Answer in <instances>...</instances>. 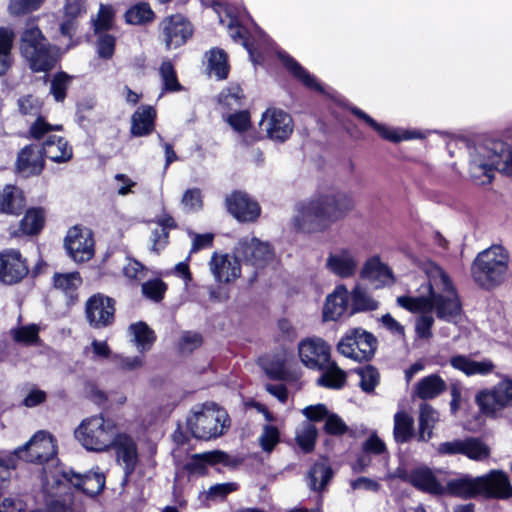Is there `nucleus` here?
I'll use <instances>...</instances> for the list:
<instances>
[{"label": "nucleus", "mask_w": 512, "mask_h": 512, "mask_svg": "<svg viewBox=\"0 0 512 512\" xmlns=\"http://www.w3.org/2000/svg\"><path fill=\"white\" fill-rule=\"evenodd\" d=\"M355 207L353 194L336 191L296 204L293 227L302 233L322 232L344 219Z\"/></svg>", "instance_id": "nucleus-1"}, {"label": "nucleus", "mask_w": 512, "mask_h": 512, "mask_svg": "<svg viewBox=\"0 0 512 512\" xmlns=\"http://www.w3.org/2000/svg\"><path fill=\"white\" fill-rule=\"evenodd\" d=\"M430 297L399 296L397 304L413 313L435 310L439 319L456 323L462 305L450 278L441 267L429 264L427 268Z\"/></svg>", "instance_id": "nucleus-2"}, {"label": "nucleus", "mask_w": 512, "mask_h": 512, "mask_svg": "<svg viewBox=\"0 0 512 512\" xmlns=\"http://www.w3.org/2000/svg\"><path fill=\"white\" fill-rule=\"evenodd\" d=\"M444 486L445 494L462 498H471L479 494L497 498H508L512 495V486L507 475L499 470H492L479 477L461 475L444 479Z\"/></svg>", "instance_id": "nucleus-3"}, {"label": "nucleus", "mask_w": 512, "mask_h": 512, "mask_svg": "<svg viewBox=\"0 0 512 512\" xmlns=\"http://www.w3.org/2000/svg\"><path fill=\"white\" fill-rule=\"evenodd\" d=\"M512 175V147L501 141L479 145L470 152L469 173L480 185L490 183L494 171Z\"/></svg>", "instance_id": "nucleus-4"}, {"label": "nucleus", "mask_w": 512, "mask_h": 512, "mask_svg": "<svg viewBox=\"0 0 512 512\" xmlns=\"http://www.w3.org/2000/svg\"><path fill=\"white\" fill-rule=\"evenodd\" d=\"M509 270V251L502 245H492L477 254L471 265V276L482 289L493 290L507 280Z\"/></svg>", "instance_id": "nucleus-5"}, {"label": "nucleus", "mask_w": 512, "mask_h": 512, "mask_svg": "<svg viewBox=\"0 0 512 512\" xmlns=\"http://www.w3.org/2000/svg\"><path fill=\"white\" fill-rule=\"evenodd\" d=\"M187 427L193 437L211 440L222 436L230 427L227 411L215 403H205L192 411L187 418Z\"/></svg>", "instance_id": "nucleus-6"}, {"label": "nucleus", "mask_w": 512, "mask_h": 512, "mask_svg": "<svg viewBox=\"0 0 512 512\" xmlns=\"http://www.w3.org/2000/svg\"><path fill=\"white\" fill-rule=\"evenodd\" d=\"M20 49L34 72H47L56 64L50 43L32 20L27 22L22 33Z\"/></svg>", "instance_id": "nucleus-7"}, {"label": "nucleus", "mask_w": 512, "mask_h": 512, "mask_svg": "<svg viewBox=\"0 0 512 512\" xmlns=\"http://www.w3.org/2000/svg\"><path fill=\"white\" fill-rule=\"evenodd\" d=\"M116 425L102 414L87 417L75 429V438L88 451L105 452L116 439Z\"/></svg>", "instance_id": "nucleus-8"}, {"label": "nucleus", "mask_w": 512, "mask_h": 512, "mask_svg": "<svg viewBox=\"0 0 512 512\" xmlns=\"http://www.w3.org/2000/svg\"><path fill=\"white\" fill-rule=\"evenodd\" d=\"M475 402L488 417H497L507 407H512V379L504 378L490 389L479 391Z\"/></svg>", "instance_id": "nucleus-9"}, {"label": "nucleus", "mask_w": 512, "mask_h": 512, "mask_svg": "<svg viewBox=\"0 0 512 512\" xmlns=\"http://www.w3.org/2000/svg\"><path fill=\"white\" fill-rule=\"evenodd\" d=\"M13 454L27 462L43 464L56 457V440L50 433L40 430L25 445L15 449Z\"/></svg>", "instance_id": "nucleus-10"}, {"label": "nucleus", "mask_w": 512, "mask_h": 512, "mask_svg": "<svg viewBox=\"0 0 512 512\" xmlns=\"http://www.w3.org/2000/svg\"><path fill=\"white\" fill-rule=\"evenodd\" d=\"M376 338L369 332L356 328L348 332L338 343V351L355 361L369 360L375 353Z\"/></svg>", "instance_id": "nucleus-11"}, {"label": "nucleus", "mask_w": 512, "mask_h": 512, "mask_svg": "<svg viewBox=\"0 0 512 512\" xmlns=\"http://www.w3.org/2000/svg\"><path fill=\"white\" fill-rule=\"evenodd\" d=\"M234 254L240 261L256 269L267 266L274 258V252L270 244L260 241L254 236L241 238L234 249Z\"/></svg>", "instance_id": "nucleus-12"}, {"label": "nucleus", "mask_w": 512, "mask_h": 512, "mask_svg": "<svg viewBox=\"0 0 512 512\" xmlns=\"http://www.w3.org/2000/svg\"><path fill=\"white\" fill-rule=\"evenodd\" d=\"M259 125L268 139L278 143L287 141L294 130L290 114L275 107H270L263 112Z\"/></svg>", "instance_id": "nucleus-13"}, {"label": "nucleus", "mask_w": 512, "mask_h": 512, "mask_svg": "<svg viewBox=\"0 0 512 512\" xmlns=\"http://www.w3.org/2000/svg\"><path fill=\"white\" fill-rule=\"evenodd\" d=\"M111 448L114 449L116 463L123 470V484H126L140 463L137 442L127 433H118Z\"/></svg>", "instance_id": "nucleus-14"}, {"label": "nucleus", "mask_w": 512, "mask_h": 512, "mask_svg": "<svg viewBox=\"0 0 512 512\" xmlns=\"http://www.w3.org/2000/svg\"><path fill=\"white\" fill-rule=\"evenodd\" d=\"M360 264L359 252L352 247H340L330 252L325 268L334 276L349 279L356 275Z\"/></svg>", "instance_id": "nucleus-15"}, {"label": "nucleus", "mask_w": 512, "mask_h": 512, "mask_svg": "<svg viewBox=\"0 0 512 512\" xmlns=\"http://www.w3.org/2000/svg\"><path fill=\"white\" fill-rule=\"evenodd\" d=\"M444 473L441 470H432L427 466H419L410 472L400 474V477L416 489L432 495L445 494Z\"/></svg>", "instance_id": "nucleus-16"}, {"label": "nucleus", "mask_w": 512, "mask_h": 512, "mask_svg": "<svg viewBox=\"0 0 512 512\" xmlns=\"http://www.w3.org/2000/svg\"><path fill=\"white\" fill-rule=\"evenodd\" d=\"M65 248L69 256L78 263L90 260L94 255V240L87 228L74 226L65 237Z\"/></svg>", "instance_id": "nucleus-17"}, {"label": "nucleus", "mask_w": 512, "mask_h": 512, "mask_svg": "<svg viewBox=\"0 0 512 512\" xmlns=\"http://www.w3.org/2000/svg\"><path fill=\"white\" fill-rule=\"evenodd\" d=\"M115 301L103 294L91 296L85 305V316L89 325L96 329L105 328L114 321Z\"/></svg>", "instance_id": "nucleus-18"}, {"label": "nucleus", "mask_w": 512, "mask_h": 512, "mask_svg": "<svg viewBox=\"0 0 512 512\" xmlns=\"http://www.w3.org/2000/svg\"><path fill=\"white\" fill-rule=\"evenodd\" d=\"M18 111L22 116L36 117L29 129V135L34 139H41L45 134L60 130L61 125H51L41 116L42 101L33 95L21 96L17 101Z\"/></svg>", "instance_id": "nucleus-19"}, {"label": "nucleus", "mask_w": 512, "mask_h": 512, "mask_svg": "<svg viewBox=\"0 0 512 512\" xmlns=\"http://www.w3.org/2000/svg\"><path fill=\"white\" fill-rule=\"evenodd\" d=\"M160 28L167 49L182 46L193 34L191 23L180 14L165 18Z\"/></svg>", "instance_id": "nucleus-20"}, {"label": "nucleus", "mask_w": 512, "mask_h": 512, "mask_svg": "<svg viewBox=\"0 0 512 512\" xmlns=\"http://www.w3.org/2000/svg\"><path fill=\"white\" fill-rule=\"evenodd\" d=\"M301 362L309 369L318 370L327 366L330 359V347L321 338H306L298 344Z\"/></svg>", "instance_id": "nucleus-21"}, {"label": "nucleus", "mask_w": 512, "mask_h": 512, "mask_svg": "<svg viewBox=\"0 0 512 512\" xmlns=\"http://www.w3.org/2000/svg\"><path fill=\"white\" fill-rule=\"evenodd\" d=\"M28 265L21 253L15 249L0 252V281L12 285L20 282L28 274Z\"/></svg>", "instance_id": "nucleus-22"}, {"label": "nucleus", "mask_w": 512, "mask_h": 512, "mask_svg": "<svg viewBox=\"0 0 512 512\" xmlns=\"http://www.w3.org/2000/svg\"><path fill=\"white\" fill-rule=\"evenodd\" d=\"M226 207L241 222L255 221L261 211L259 204L241 191H235L226 197Z\"/></svg>", "instance_id": "nucleus-23"}, {"label": "nucleus", "mask_w": 512, "mask_h": 512, "mask_svg": "<svg viewBox=\"0 0 512 512\" xmlns=\"http://www.w3.org/2000/svg\"><path fill=\"white\" fill-rule=\"evenodd\" d=\"M362 279L374 284L376 288L391 286L395 283V276L390 267L381 261L378 255L368 258L360 271Z\"/></svg>", "instance_id": "nucleus-24"}, {"label": "nucleus", "mask_w": 512, "mask_h": 512, "mask_svg": "<svg viewBox=\"0 0 512 512\" xmlns=\"http://www.w3.org/2000/svg\"><path fill=\"white\" fill-rule=\"evenodd\" d=\"M240 259L234 254L219 255L214 253L210 261V270L216 281L229 283L241 275Z\"/></svg>", "instance_id": "nucleus-25"}, {"label": "nucleus", "mask_w": 512, "mask_h": 512, "mask_svg": "<svg viewBox=\"0 0 512 512\" xmlns=\"http://www.w3.org/2000/svg\"><path fill=\"white\" fill-rule=\"evenodd\" d=\"M352 113L367 125L373 128L383 139L391 142H400L421 137L420 133L410 132L403 129H395L384 124L377 123L372 117L357 107L351 109Z\"/></svg>", "instance_id": "nucleus-26"}, {"label": "nucleus", "mask_w": 512, "mask_h": 512, "mask_svg": "<svg viewBox=\"0 0 512 512\" xmlns=\"http://www.w3.org/2000/svg\"><path fill=\"white\" fill-rule=\"evenodd\" d=\"M63 477L90 496L99 494L105 486V476L97 471H91L83 476L73 471H64Z\"/></svg>", "instance_id": "nucleus-27"}, {"label": "nucleus", "mask_w": 512, "mask_h": 512, "mask_svg": "<svg viewBox=\"0 0 512 512\" xmlns=\"http://www.w3.org/2000/svg\"><path fill=\"white\" fill-rule=\"evenodd\" d=\"M349 293L345 285L336 286L334 291L326 298L323 310L325 320L335 321L339 319L348 309Z\"/></svg>", "instance_id": "nucleus-28"}, {"label": "nucleus", "mask_w": 512, "mask_h": 512, "mask_svg": "<svg viewBox=\"0 0 512 512\" xmlns=\"http://www.w3.org/2000/svg\"><path fill=\"white\" fill-rule=\"evenodd\" d=\"M40 148L35 145L24 147L18 154L17 168L25 176L37 175L44 167V158Z\"/></svg>", "instance_id": "nucleus-29"}, {"label": "nucleus", "mask_w": 512, "mask_h": 512, "mask_svg": "<svg viewBox=\"0 0 512 512\" xmlns=\"http://www.w3.org/2000/svg\"><path fill=\"white\" fill-rule=\"evenodd\" d=\"M85 6L82 0L68 1L64 6V12L59 24L60 33L71 39L78 28V19L85 14Z\"/></svg>", "instance_id": "nucleus-30"}, {"label": "nucleus", "mask_w": 512, "mask_h": 512, "mask_svg": "<svg viewBox=\"0 0 512 512\" xmlns=\"http://www.w3.org/2000/svg\"><path fill=\"white\" fill-rule=\"evenodd\" d=\"M450 364L453 368L463 372L467 376H486L495 369V364L489 359L474 361L465 355L451 357Z\"/></svg>", "instance_id": "nucleus-31"}, {"label": "nucleus", "mask_w": 512, "mask_h": 512, "mask_svg": "<svg viewBox=\"0 0 512 512\" xmlns=\"http://www.w3.org/2000/svg\"><path fill=\"white\" fill-rule=\"evenodd\" d=\"M447 389V384L438 374H430L420 379L415 385L413 397L421 400H431L438 397Z\"/></svg>", "instance_id": "nucleus-32"}, {"label": "nucleus", "mask_w": 512, "mask_h": 512, "mask_svg": "<svg viewBox=\"0 0 512 512\" xmlns=\"http://www.w3.org/2000/svg\"><path fill=\"white\" fill-rule=\"evenodd\" d=\"M43 156L56 163L68 162L72 158V148L68 142L59 136H49L42 148Z\"/></svg>", "instance_id": "nucleus-33"}, {"label": "nucleus", "mask_w": 512, "mask_h": 512, "mask_svg": "<svg viewBox=\"0 0 512 512\" xmlns=\"http://www.w3.org/2000/svg\"><path fill=\"white\" fill-rule=\"evenodd\" d=\"M156 111L151 106H140L131 118V134L136 137L146 136L154 130Z\"/></svg>", "instance_id": "nucleus-34"}, {"label": "nucleus", "mask_w": 512, "mask_h": 512, "mask_svg": "<svg viewBox=\"0 0 512 512\" xmlns=\"http://www.w3.org/2000/svg\"><path fill=\"white\" fill-rule=\"evenodd\" d=\"M278 57L282 61L283 65L290 71L295 78L301 81L307 88L324 93L323 86L317 81V79L305 70L295 59H293L287 53L280 51Z\"/></svg>", "instance_id": "nucleus-35"}, {"label": "nucleus", "mask_w": 512, "mask_h": 512, "mask_svg": "<svg viewBox=\"0 0 512 512\" xmlns=\"http://www.w3.org/2000/svg\"><path fill=\"white\" fill-rule=\"evenodd\" d=\"M225 458V453L221 451H209L200 454H194L185 464V469L190 475H205L209 465L223 462Z\"/></svg>", "instance_id": "nucleus-36"}, {"label": "nucleus", "mask_w": 512, "mask_h": 512, "mask_svg": "<svg viewBox=\"0 0 512 512\" xmlns=\"http://www.w3.org/2000/svg\"><path fill=\"white\" fill-rule=\"evenodd\" d=\"M25 206L22 191L12 185H7L0 194V211L6 214L18 215Z\"/></svg>", "instance_id": "nucleus-37"}, {"label": "nucleus", "mask_w": 512, "mask_h": 512, "mask_svg": "<svg viewBox=\"0 0 512 512\" xmlns=\"http://www.w3.org/2000/svg\"><path fill=\"white\" fill-rule=\"evenodd\" d=\"M53 284L66 295L68 303H72L77 299V290L82 284V278L78 272L55 273Z\"/></svg>", "instance_id": "nucleus-38"}, {"label": "nucleus", "mask_w": 512, "mask_h": 512, "mask_svg": "<svg viewBox=\"0 0 512 512\" xmlns=\"http://www.w3.org/2000/svg\"><path fill=\"white\" fill-rule=\"evenodd\" d=\"M332 469L326 459H320L309 470L307 475L308 486L313 491H321L330 481Z\"/></svg>", "instance_id": "nucleus-39"}, {"label": "nucleus", "mask_w": 512, "mask_h": 512, "mask_svg": "<svg viewBox=\"0 0 512 512\" xmlns=\"http://www.w3.org/2000/svg\"><path fill=\"white\" fill-rule=\"evenodd\" d=\"M128 331L132 336V342L141 353L150 350L156 340L154 331L144 322L131 324Z\"/></svg>", "instance_id": "nucleus-40"}, {"label": "nucleus", "mask_w": 512, "mask_h": 512, "mask_svg": "<svg viewBox=\"0 0 512 512\" xmlns=\"http://www.w3.org/2000/svg\"><path fill=\"white\" fill-rule=\"evenodd\" d=\"M414 436V419L406 411H398L394 415L393 437L394 440L403 444Z\"/></svg>", "instance_id": "nucleus-41"}, {"label": "nucleus", "mask_w": 512, "mask_h": 512, "mask_svg": "<svg viewBox=\"0 0 512 512\" xmlns=\"http://www.w3.org/2000/svg\"><path fill=\"white\" fill-rule=\"evenodd\" d=\"M439 420L438 412L429 404L420 405L418 440L428 441L433 434V429Z\"/></svg>", "instance_id": "nucleus-42"}, {"label": "nucleus", "mask_w": 512, "mask_h": 512, "mask_svg": "<svg viewBox=\"0 0 512 512\" xmlns=\"http://www.w3.org/2000/svg\"><path fill=\"white\" fill-rule=\"evenodd\" d=\"M322 375L318 378L317 383L326 388L339 389L346 381V374L341 370L335 362L328 360L327 366L319 368Z\"/></svg>", "instance_id": "nucleus-43"}, {"label": "nucleus", "mask_w": 512, "mask_h": 512, "mask_svg": "<svg viewBox=\"0 0 512 512\" xmlns=\"http://www.w3.org/2000/svg\"><path fill=\"white\" fill-rule=\"evenodd\" d=\"M208 69L217 79H226L229 73L228 56L220 48H213L207 53Z\"/></svg>", "instance_id": "nucleus-44"}, {"label": "nucleus", "mask_w": 512, "mask_h": 512, "mask_svg": "<svg viewBox=\"0 0 512 512\" xmlns=\"http://www.w3.org/2000/svg\"><path fill=\"white\" fill-rule=\"evenodd\" d=\"M159 228H156L152 232V247L151 250L159 253L167 244L168 231L167 229L174 228L176 226L174 219L169 215H163L158 219Z\"/></svg>", "instance_id": "nucleus-45"}, {"label": "nucleus", "mask_w": 512, "mask_h": 512, "mask_svg": "<svg viewBox=\"0 0 512 512\" xmlns=\"http://www.w3.org/2000/svg\"><path fill=\"white\" fill-rule=\"evenodd\" d=\"M351 301L352 313L374 311L379 307V303L373 299L364 288L360 286H356L352 290Z\"/></svg>", "instance_id": "nucleus-46"}, {"label": "nucleus", "mask_w": 512, "mask_h": 512, "mask_svg": "<svg viewBox=\"0 0 512 512\" xmlns=\"http://www.w3.org/2000/svg\"><path fill=\"white\" fill-rule=\"evenodd\" d=\"M490 447L480 438L467 437L464 444V456L474 461H484L489 458Z\"/></svg>", "instance_id": "nucleus-47"}, {"label": "nucleus", "mask_w": 512, "mask_h": 512, "mask_svg": "<svg viewBox=\"0 0 512 512\" xmlns=\"http://www.w3.org/2000/svg\"><path fill=\"white\" fill-rule=\"evenodd\" d=\"M45 221L44 211L40 208L30 209L21 220L20 229L23 234L34 235L41 231Z\"/></svg>", "instance_id": "nucleus-48"}, {"label": "nucleus", "mask_w": 512, "mask_h": 512, "mask_svg": "<svg viewBox=\"0 0 512 512\" xmlns=\"http://www.w3.org/2000/svg\"><path fill=\"white\" fill-rule=\"evenodd\" d=\"M154 12L150 5L145 2L135 4L125 13L126 22L129 24L139 25L152 21Z\"/></svg>", "instance_id": "nucleus-49"}, {"label": "nucleus", "mask_w": 512, "mask_h": 512, "mask_svg": "<svg viewBox=\"0 0 512 512\" xmlns=\"http://www.w3.org/2000/svg\"><path fill=\"white\" fill-rule=\"evenodd\" d=\"M316 437L317 429L312 423L308 421L303 422L297 429L296 442L305 452H310L313 450Z\"/></svg>", "instance_id": "nucleus-50"}, {"label": "nucleus", "mask_w": 512, "mask_h": 512, "mask_svg": "<svg viewBox=\"0 0 512 512\" xmlns=\"http://www.w3.org/2000/svg\"><path fill=\"white\" fill-rule=\"evenodd\" d=\"M159 73L162 78L164 91L177 92L182 90V86L178 82L176 72L171 61H163L160 66Z\"/></svg>", "instance_id": "nucleus-51"}, {"label": "nucleus", "mask_w": 512, "mask_h": 512, "mask_svg": "<svg viewBox=\"0 0 512 512\" xmlns=\"http://www.w3.org/2000/svg\"><path fill=\"white\" fill-rule=\"evenodd\" d=\"M360 377L359 385L367 393L372 392L379 383V373L376 368L368 365L356 370Z\"/></svg>", "instance_id": "nucleus-52"}, {"label": "nucleus", "mask_w": 512, "mask_h": 512, "mask_svg": "<svg viewBox=\"0 0 512 512\" xmlns=\"http://www.w3.org/2000/svg\"><path fill=\"white\" fill-rule=\"evenodd\" d=\"M258 441L264 452L271 453L280 441L279 430L275 426L265 425Z\"/></svg>", "instance_id": "nucleus-53"}, {"label": "nucleus", "mask_w": 512, "mask_h": 512, "mask_svg": "<svg viewBox=\"0 0 512 512\" xmlns=\"http://www.w3.org/2000/svg\"><path fill=\"white\" fill-rule=\"evenodd\" d=\"M70 80L71 77L64 72H59L54 75L51 81L50 92L56 101L60 102L65 99Z\"/></svg>", "instance_id": "nucleus-54"}, {"label": "nucleus", "mask_w": 512, "mask_h": 512, "mask_svg": "<svg viewBox=\"0 0 512 512\" xmlns=\"http://www.w3.org/2000/svg\"><path fill=\"white\" fill-rule=\"evenodd\" d=\"M166 289V284L160 279L149 280L142 284L143 295L155 302L162 300Z\"/></svg>", "instance_id": "nucleus-55"}, {"label": "nucleus", "mask_w": 512, "mask_h": 512, "mask_svg": "<svg viewBox=\"0 0 512 512\" xmlns=\"http://www.w3.org/2000/svg\"><path fill=\"white\" fill-rule=\"evenodd\" d=\"M38 327L36 325L22 326L11 330L14 341L26 345L36 343L38 340Z\"/></svg>", "instance_id": "nucleus-56"}, {"label": "nucleus", "mask_w": 512, "mask_h": 512, "mask_svg": "<svg viewBox=\"0 0 512 512\" xmlns=\"http://www.w3.org/2000/svg\"><path fill=\"white\" fill-rule=\"evenodd\" d=\"M181 204L183 209L187 212H195L200 210L203 205L200 189H188L182 197Z\"/></svg>", "instance_id": "nucleus-57"}, {"label": "nucleus", "mask_w": 512, "mask_h": 512, "mask_svg": "<svg viewBox=\"0 0 512 512\" xmlns=\"http://www.w3.org/2000/svg\"><path fill=\"white\" fill-rule=\"evenodd\" d=\"M420 316L416 319L415 331L417 336L422 339H428L432 336L431 328L434 324V317L431 311L420 312Z\"/></svg>", "instance_id": "nucleus-58"}, {"label": "nucleus", "mask_w": 512, "mask_h": 512, "mask_svg": "<svg viewBox=\"0 0 512 512\" xmlns=\"http://www.w3.org/2000/svg\"><path fill=\"white\" fill-rule=\"evenodd\" d=\"M44 0H10L8 9L12 15H21L37 10Z\"/></svg>", "instance_id": "nucleus-59"}, {"label": "nucleus", "mask_w": 512, "mask_h": 512, "mask_svg": "<svg viewBox=\"0 0 512 512\" xmlns=\"http://www.w3.org/2000/svg\"><path fill=\"white\" fill-rule=\"evenodd\" d=\"M227 122L235 131L244 132L251 125L250 114L246 110L232 113L227 117Z\"/></svg>", "instance_id": "nucleus-60"}, {"label": "nucleus", "mask_w": 512, "mask_h": 512, "mask_svg": "<svg viewBox=\"0 0 512 512\" xmlns=\"http://www.w3.org/2000/svg\"><path fill=\"white\" fill-rule=\"evenodd\" d=\"M324 430L330 435H342L347 432L348 426L335 413H329L325 420Z\"/></svg>", "instance_id": "nucleus-61"}, {"label": "nucleus", "mask_w": 512, "mask_h": 512, "mask_svg": "<svg viewBox=\"0 0 512 512\" xmlns=\"http://www.w3.org/2000/svg\"><path fill=\"white\" fill-rule=\"evenodd\" d=\"M113 11L109 6L101 5L97 19L94 21L95 31L108 30L112 26Z\"/></svg>", "instance_id": "nucleus-62"}, {"label": "nucleus", "mask_w": 512, "mask_h": 512, "mask_svg": "<svg viewBox=\"0 0 512 512\" xmlns=\"http://www.w3.org/2000/svg\"><path fill=\"white\" fill-rule=\"evenodd\" d=\"M202 336L195 332L183 333L180 341V350L183 353H190L202 345Z\"/></svg>", "instance_id": "nucleus-63"}, {"label": "nucleus", "mask_w": 512, "mask_h": 512, "mask_svg": "<svg viewBox=\"0 0 512 512\" xmlns=\"http://www.w3.org/2000/svg\"><path fill=\"white\" fill-rule=\"evenodd\" d=\"M302 413L311 423L326 420L330 412L324 404H316L305 407Z\"/></svg>", "instance_id": "nucleus-64"}]
</instances>
